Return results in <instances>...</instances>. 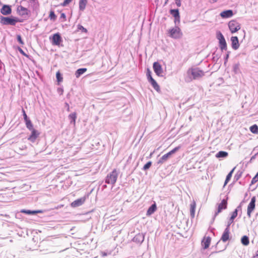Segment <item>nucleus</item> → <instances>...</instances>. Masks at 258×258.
Returning <instances> with one entry per match:
<instances>
[{"mask_svg": "<svg viewBox=\"0 0 258 258\" xmlns=\"http://www.w3.org/2000/svg\"><path fill=\"white\" fill-rule=\"evenodd\" d=\"M204 75L205 72L198 68L189 69L187 71L186 81L189 82L192 80L199 79Z\"/></svg>", "mask_w": 258, "mask_h": 258, "instance_id": "1", "label": "nucleus"}, {"mask_svg": "<svg viewBox=\"0 0 258 258\" xmlns=\"http://www.w3.org/2000/svg\"><path fill=\"white\" fill-rule=\"evenodd\" d=\"M22 21L19 20L16 18L5 17L2 16H0V23L4 25L15 26L17 22H22Z\"/></svg>", "mask_w": 258, "mask_h": 258, "instance_id": "2", "label": "nucleus"}, {"mask_svg": "<svg viewBox=\"0 0 258 258\" xmlns=\"http://www.w3.org/2000/svg\"><path fill=\"white\" fill-rule=\"evenodd\" d=\"M118 173L117 170L114 169L112 172L108 174L105 178V183L110 184L113 185L117 180Z\"/></svg>", "mask_w": 258, "mask_h": 258, "instance_id": "3", "label": "nucleus"}, {"mask_svg": "<svg viewBox=\"0 0 258 258\" xmlns=\"http://www.w3.org/2000/svg\"><path fill=\"white\" fill-rule=\"evenodd\" d=\"M169 36L174 39H179L182 36V33L178 26H175L168 31Z\"/></svg>", "mask_w": 258, "mask_h": 258, "instance_id": "4", "label": "nucleus"}, {"mask_svg": "<svg viewBox=\"0 0 258 258\" xmlns=\"http://www.w3.org/2000/svg\"><path fill=\"white\" fill-rule=\"evenodd\" d=\"M217 38L219 40V47L221 50L222 51L223 50H226L227 49V43L224 36L221 32L219 31L217 33Z\"/></svg>", "mask_w": 258, "mask_h": 258, "instance_id": "5", "label": "nucleus"}, {"mask_svg": "<svg viewBox=\"0 0 258 258\" xmlns=\"http://www.w3.org/2000/svg\"><path fill=\"white\" fill-rule=\"evenodd\" d=\"M180 149V147L178 146L175 148H174L173 149H172L171 151L169 152L168 153L165 154L163 156H162V157L160 159V160L158 161V163H163L165 161H166L172 154H174L175 152H176L179 149Z\"/></svg>", "mask_w": 258, "mask_h": 258, "instance_id": "6", "label": "nucleus"}, {"mask_svg": "<svg viewBox=\"0 0 258 258\" xmlns=\"http://www.w3.org/2000/svg\"><path fill=\"white\" fill-rule=\"evenodd\" d=\"M229 28L232 33H235L240 29L239 24L235 20H231L228 23Z\"/></svg>", "mask_w": 258, "mask_h": 258, "instance_id": "7", "label": "nucleus"}, {"mask_svg": "<svg viewBox=\"0 0 258 258\" xmlns=\"http://www.w3.org/2000/svg\"><path fill=\"white\" fill-rule=\"evenodd\" d=\"M153 68L156 74L159 77H163V71L161 65L158 62H154Z\"/></svg>", "mask_w": 258, "mask_h": 258, "instance_id": "8", "label": "nucleus"}, {"mask_svg": "<svg viewBox=\"0 0 258 258\" xmlns=\"http://www.w3.org/2000/svg\"><path fill=\"white\" fill-rule=\"evenodd\" d=\"M255 197H253L247 207V214L249 218L251 217V213L254 210L255 207Z\"/></svg>", "mask_w": 258, "mask_h": 258, "instance_id": "9", "label": "nucleus"}, {"mask_svg": "<svg viewBox=\"0 0 258 258\" xmlns=\"http://www.w3.org/2000/svg\"><path fill=\"white\" fill-rule=\"evenodd\" d=\"M227 200L223 199L221 203L218 205L217 210L215 212L214 217H213L214 219L215 218V217L218 215V214L219 213L221 212L222 210H225L227 208Z\"/></svg>", "mask_w": 258, "mask_h": 258, "instance_id": "10", "label": "nucleus"}, {"mask_svg": "<svg viewBox=\"0 0 258 258\" xmlns=\"http://www.w3.org/2000/svg\"><path fill=\"white\" fill-rule=\"evenodd\" d=\"M62 41V38L59 33L54 34L52 38V43L54 45H59Z\"/></svg>", "mask_w": 258, "mask_h": 258, "instance_id": "11", "label": "nucleus"}, {"mask_svg": "<svg viewBox=\"0 0 258 258\" xmlns=\"http://www.w3.org/2000/svg\"><path fill=\"white\" fill-rule=\"evenodd\" d=\"M18 11L19 15L25 18H27L30 13V11L27 8L21 6L18 8Z\"/></svg>", "mask_w": 258, "mask_h": 258, "instance_id": "12", "label": "nucleus"}, {"mask_svg": "<svg viewBox=\"0 0 258 258\" xmlns=\"http://www.w3.org/2000/svg\"><path fill=\"white\" fill-rule=\"evenodd\" d=\"M30 131H31V134L28 139L31 142L34 143L39 136L40 133L35 129H33Z\"/></svg>", "mask_w": 258, "mask_h": 258, "instance_id": "13", "label": "nucleus"}, {"mask_svg": "<svg viewBox=\"0 0 258 258\" xmlns=\"http://www.w3.org/2000/svg\"><path fill=\"white\" fill-rule=\"evenodd\" d=\"M231 46L234 50H237L239 47L238 38L237 36H232L231 37Z\"/></svg>", "mask_w": 258, "mask_h": 258, "instance_id": "14", "label": "nucleus"}, {"mask_svg": "<svg viewBox=\"0 0 258 258\" xmlns=\"http://www.w3.org/2000/svg\"><path fill=\"white\" fill-rule=\"evenodd\" d=\"M1 13L4 15H8L11 14L12 9L9 5H4L1 10Z\"/></svg>", "mask_w": 258, "mask_h": 258, "instance_id": "15", "label": "nucleus"}, {"mask_svg": "<svg viewBox=\"0 0 258 258\" xmlns=\"http://www.w3.org/2000/svg\"><path fill=\"white\" fill-rule=\"evenodd\" d=\"M144 240V235L143 233L137 234L133 239V241L137 243L141 244Z\"/></svg>", "mask_w": 258, "mask_h": 258, "instance_id": "16", "label": "nucleus"}, {"mask_svg": "<svg viewBox=\"0 0 258 258\" xmlns=\"http://www.w3.org/2000/svg\"><path fill=\"white\" fill-rule=\"evenodd\" d=\"M85 200L86 199L84 197L78 199L71 203V206L72 207H77L80 206L84 204Z\"/></svg>", "mask_w": 258, "mask_h": 258, "instance_id": "17", "label": "nucleus"}, {"mask_svg": "<svg viewBox=\"0 0 258 258\" xmlns=\"http://www.w3.org/2000/svg\"><path fill=\"white\" fill-rule=\"evenodd\" d=\"M220 15L223 18H228L231 17L233 15V13L232 10H228L222 12Z\"/></svg>", "mask_w": 258, "mask_h": 258, "instance_id": "18", "label": "nucleus"}, {"mask_svg": "<svg viewBox=\"0 0 258 258\" xmlns=\"http://www.w3.org/2000/svg\"><path fill=\"white\" fill-rule=\"evenodd\" d=\"M230 229L225 228L221 236V240L223 242L227 241L229 238Z\"/></svg>", "mask_w": 258, "mask_h": 258, "instance_id": "19", "label": "nucleus"}, {"mask_svg": "<svg viewBox=\"0 0 258 258\" xmlns=\"http://www.w3.org/2000/svg\"><path fill=\"white\" fill-rule=\"evenodd\" d=\"M211 238L210 237L208 236L207 237H205L202 241V244L204 249H207L209 247L210 242H211Z\"/></svg>", "mask_w": 258, "mask_h": 258, "instance_id": "20", "label": "nucleus"}, {"mask_svg": "<svg viewBox=\"0 0 258 258\" xmlns=\"http://www.w3.org/2000/svg\"><path fill=\"white\" fill-rule=\"evenodd\" d=\"M157 206L155 203L152 204L148 209L146 215L147 216H150L153 214L156 210Z\"/></svg>", "mask_w": 258, "mask_h": 258, "instance_id": "21", "label": "nucleus"}, {"mask_svg": "<svg viewBox=\"0 0 258 258\" xmlns=\"http://www.w3.org/2000/svg\"><path fill=\"white\" fill-rule=\"evenodd\" d=\"M149 82L152 85L154 89L157 92H159L160 88L156 81L154 79H151V80L149 81Z\"/></svg>", "mask_w": 258, "mask_h": 258, "instance_id": "22", "label": "nucleus"}, {"mask_svg": "<svg viewBox=\"0 0 258 258\" xmlns=\"http://www.w3.org/2000/svg\"><path fill=\"white\" fill-rule=\"evenodd\" d=\"M20 212L22 213H25V214H26L28 215H35L36 214L41 213V211H39V210L31 211V210H29L23 209V210H21Z\"/></svg>", "mask_w": 258, "mask_h": 258, "instance_id": "23", "label": "nucleus"}, {"mask_svg": "<svg viewBox=\"0 0 258 258\" xmlns=\"http://www.w3.org/2000/svg\"><path fill=\"white\" fill-rule=\"evenodd\" d=\"M87 71L86 68H81L78 69L75 72V76L76 78H79L81 75L85 73Z\"/></svg>", "mask_w": 258, "mask_h": 258, "instance_id": "24", "label": "nucleus"}, {"mask_svg": "<svg viewBox=\"0 0 258 258\" xmlns=\"http://www.w3.org/2000/svg\"><path fill=\"white\" fill-rule=\"evenodd\" d=\"M87 3V0H79V10L83 11L86 8Z\"/></svg>", "mask_w": 258, "mask_h": 258, "instance_id": "25", "label": "nucleus"}, {"mask_svg": "<svg viewBox=\"0 0 258 258\" xmlns=\"http://www.w3.org/2000/svg\"><path fill=\"white\" fill-rule=\"evenodd\" d=\"M69 118L70 119V123L71 124H73L74 125L76 123V119L77 118V114L76 112H73L72 113H71L69 115Z\"/></svg>", "mask_w": 258, "mask_h": 258, "instance_id": "26", "label": "nucleus"}, {"mask_svg": "<svg viewBox=\"0 0 258 258\" xmlns=\"http://www.w3.org/2000/svg\"><path fill=\"white\" fill-rule=\"evenodd\" d=\"M228 154L227 152L221 151L218 152L216 154V157L217 158H226L228 156Z\"/></svg>", "mask_w": 258, "mask_h": 258, "instance_id": "27", "label": "nucleus"}, {"mask_svg": "<svg viewBox=\"0 0 258 258\" xmlns=\"http://www.w3.org/2000/svg\"><path fill=\"white\" fill-rule=\"evenodd\" d=\"M241 242L242 244L246 246V245H248V244L249 243L248 237L246 235L242 236L241 239Z\"/></svg>", "mask_w": 258, "mask_h": 258, "instance_id": "28", "label": "nucleus"}, {"mask_svg": "<svg viewBox=\"0 0 258 258\" xmlns=\"http://www.w3.org/2000/svg\"><path fill=\"white\" fill-rule=\"evenodd\" d=\"M235 169V167L233 168L232 170L228 174V175L226 176V179L225 180L224 182V185H226L227 183L229 182V181L230 180L232 175L233 174V172Z\"/></svg>", "mask_w": 258, "mask_h": 258, "instance_id": "29", "label": "nucleus"}, {"mask_svg": "<svg viewBox=\"0 0 258 258\" xmlns=\"http://www.w3.org/2000/svg\"><path fill=\"white\" fill-rule=\"evenodd\" d=\"M26 127L29 130H31L33 129H34L33 128V125L32 123L31 122V121L30 120V119L26 120L25 121Z\"/></svg>", "mask_w": 258, "mask_h": 258, "instance_id": "30", "label": "nucleus"}, {"mask_svg": "<svg viewBox=\"0 0 258 258\" xmlns=\"http://www.w3.org/2000/svg\"><path fill=\"white\" fill-rule=\"evenodd\" d=\"M170 13L174 17H177L179 16V12L178 9H171L170 10Z\"/></svg>", "mask_w": 258, "mask_h": 258, "instance_id": "31", "label": "nucleus"}, {"mask_svg": "<svg viewBox=\"0 0 258 258\" xmlns=\"http://www.w3.org/2000/svg\"><path fill=\"white\" fill-rule=\"evenodd\" d=\"M238 209H241L240 206L237 207V208L236 209H235V210L232 212L231 216L230 217V218H232V219L234 220L235 218L237 216Z\"/></svg>", "mask_w": 258, "mask_h": 258, "instance_id": "32", "label": "nucleus"}, {"mask_svg": "<svg viewBox=\"0 0 258 258\" xmlns=\"http://www.w3.org/2000/svg\"><path fill=\"white\" fill-rule=\"evenodd\" d=\"M250 131L253 134H258V126L256 124L252 125L250 127Z\"/></svg>", "mask_w": 258, "mask_h": 258, "instance_id": "33", "label": "nucleus"}, {"mask_svg": "<svg viewBox=\"0 0 258 258\" xmlns=\"http://www.w3.org/2000/svg\"><path fill=\"white\" fill-rule=\"evenodd\" d=\"M195 208H196V203L194 202V203H192L190 205V214L192 216H195Z\"/></svg>", "mask_w": 258, "mask_h": 258, "instance_id": "34", "label": "nucleus"}, {"mask_svg": "<svg viewBox=\"0 0 258 258\" xmlns=\"http://www.w3.org/2000/svg\"><path fill=\"white\" fill-rule=\"evenodd\" d=\"M239 71V64L238 63L234 64L233 66V71L235 74L238 73Z\"/></svg>", "mask_w": 258, "mask_h": 258, "instance_id": "35", "label": "nucleus"}, {"mask_svg": "<svg viewBox=\"0 0 258 258\" xmlns=\"http://www.w3.org/2000/svg\"><path fill=\"white\" fill-rule=\"evenodd\" d=\"M56 77L57 79V81L58 83L62 81V77L61 74L59 72H57L56 73Z\"/></svg>", "mask_w": 258, "mask_h": 258, "instance_id": "36", "label": "nucleus"}, {"mask_svg": "<svg viewBox=\"0 0 258 258\" xmlns=\"http://www.w3.org/2000/svg\"><path fill=\"white\" fill-rule=\"evenodd\" d=\"M152 165V162L149 161L143 167V169L144 170H147L149 169Z\"/></svg>", "mask_w": 258, "mask_h": 258, "instance_id": "37", "label": "nucleus"}, {"mask_svg": "<svg viewBox=\"0 0 258 258\" xmlns=\"http://www.w3.org/2000/svg\"><path fill=\"white\" fill-rule=\"evenodd\" d=\"M49 17L51 20H52L53 21H54L56 18V16L54 12L52 11H50V12Z\"/></svg>", "mask_w": 258, "mask_h": 258, "instance_id": "38", "label": "nucleus"}, {"mask_svg": "<svg viewBox=\"0 0 258 258\" xmlns=\"http://www.w3.org/2000/svg\"><path fill=\"white\" fill-rule=\"evenodd\" d=\"M242 174V171H238L236 173V174L235 175V176H234V179H235L236 180H238L240 178V177L241 176Z\"/></svg>", "mask_w": 258, "mask_h": 258, "instance_id": "39", "label": "nucleus"}, {"mask_svg": "<svg viewBox=\"0 0 258 258\" xmlns=\"http://www.w3.org/2000/svg\"><path fill=\"white\" fill-rule=\"evenodd\" d=\"M151 71L149 70V69H147V79H148V81L151 80V79H153L151 76Z\"/></svg>", "mask_w": 258, "mask_h": 258, "instance_id": "40", "label": "nucleus"}, {"mask_svg": "<svg viewBox=\"0 0 258 258\" xmlns=\"http://www.w3.org/2000/svg\"><path fill=\"white\" fill-rule=\"evenodd\" d=\"M174 23L175 26H178L177 25L180 23V15L177 16V17H174Z\"/></svg>", "mask_w": 258, "mask_h": 258, "instance_id": "41", "label": "nucleus"}, {"mask_svg": "<svg viewBox=\"0 0 258 258\" xmlns=\"http://www.w3.org/2000/svg\"><path fill=\"white\" fill-rule=\"evenodd\" d=\"M73 0H64V2L61 4L62 7L68 6Z\"/></svg>", "mask_w": 258, "mask_h": 258, "instance_id": "42", "label": "nucleus"}, {"mask_svg": "<svg viewBox=\"0 0 258 258\" xmlns=\"http://www.w3.org/2000/svg\"><path fill=\"white\" fill-rule=\"evenodd\" d=\"M17 41L21 44V45H23L24 44V42L22 40V37L21 36V35H18L17 36Z\"/></svg>", "mask_w": 258, "mask_h": 258, "instance_id": "43", "label": "nucleus"}, {"mask_svg": "<svg viewBox=\"0 0 258 258\" xmlns=\"http://www.w3.org/2000/svg\"><path fill=\"white\" fill-rule=\"evenodd\" d=\"M233 221H234V220L232 219V218H230L229 220L227 222V224L226 228L230 229V226L233 222Z\"/></svg>", "mask_w": 258, "mask_h": 258, "instance_id": "44", "label": "nucleus"}, {"mask_svg": "<svg viewBox=\"0 0 258 258\" xmlns=\"http://www.w3.org/2000/svg\"><path fill=\"white\" fill-rule=\"evenodd\" d=\"M78 29L79 30H81L82 32H87V29L86 28H85L83 26H82L81 25H78Z\"/></svg>", "mask_w": 258, "mask_h": 258, "instance_id": "45", "label": "nucleus"}, {"mask_svg": "<svg viewBox=\"0 0 258 258\" xmlns=\"http://www.w3.org/2000/svg\"><path fill=\"white\" fill-rule=\"evenodd\" d=\"M230 54V51H227V53L226 54V56H225V58H224V59H225V61H224V64L225 65L226 62H227L228 61V58L229 57V55Z\"/></svg>", "mask_w": 258, "mask_h": 258, "instance_id": "46", "label": "nucleus"}, {"mask_svg": "<svg viewBox=\"0 0 258 258\" xmlns=\"http://www.w3.org/2000/svg\"><path fill=\"white\" fill-rule=\"evenodd\" d=\"M258 181V177L255 175V176L252 179L251 181V184L255 183Z\"/></svg>", "mask_w": 258, "mask_h": 258, "instance_id": "47", "label": "nucleus"}, {"mask_svg": "<svg viewBox=\"0 0 258 258\" xmlns=\"http://www.w3.org/2000/svg\"><path fill=\"white\" fill-rule=\"evenodd\" d=\"M22 112H23V116H24V120H28L29 119V118L28 117L25 110L23 109H22Z\"/></svg>", "mask_w": 258, "mask_h": 258, "instance_id": "48", "label": "nucleus"}, {"mask_svg": "<svg viewBox=\"0 0 258 258\" xmlns=\"http://www.w3.org/2000/svg\"><path fill=\"white\" fill-rule=\"evenodd\" d=\"M19 51L23 55L26 56H28V55L23 51V50L21 48H19Z\"/></svg>", "mask_w": 258, "mask_h": 258, "instance_id": "49", "label": "nucleus"}, {"mask_svg": "<svg viewBox=\"0 0 258 258\" xmlns=\"http://www.w3.org/2000/svg\"><path fill=\"white\" fill-rule=\"evenodd\" d=\"M176 1V4L178 7H180L181 6V3L180 0H175Z\"/></svg>", "mask_w": 258, "mask_h": 258, "instance_id": "50", "label": "nucleus"}, {"mask_svg": "<svg viewBox=\"0 0 258 258\" xmlns=\"http://www.w3.org/2000/svg\"><path fill=\"white\" fill-rule=\"evenodd\" d=\"M60 18L65 19L66 18V15H65V14L61 13V16H60Z\"/></svg>", "mask_w": 258, "mask_h": 258, "instance_id": "51", "label": "nucleus"}, {"mask_svg": "<svg viewBox=\"0 0 258 258\" xmlns=\"http://www.w3.org/2000/svg\"><path fill=\"white\" fill-rule=\"evenodd\" d=\"M258 256V250L256 251L255 255L253 256V257Z\"/></svg>", "mask_w": 258, "mask_h": 258, "instance_id": "52", "label": "nucleus"}, {"mask_svg": "<svg viewBox=\"0 0 258 258\" xmlns=\"http://www.w3.org/2000/svg\"><path fill=\"white\" fill-rule=\"evenodd\" d=\"M213 3H215L218 1V0H212Z\"/></svg>", "mask_w": 258, "mask_h": 258, "instance_id": "53", "label": "nucleus"}, {"mask_svg": "<svg viewBox=\"0 0 258 258\" xmlns=\"http://www.w3.org/2000/svg\"><path fill=\"white\" fill-rule=\"evenodd\" d=\"M168 0H166L165 4H166L168 2Z\"/></svg>", "mask_w": 258, "mask_h": 258, "instance_id": "54", "label": "nucleus"}, {"mask_svg": "<svg viewBox=\"0 0 258 258\" xmlns=\"http://www.w3.org/2000/svg\"><path fill=\"white\" fill-rule=\"evenodd\" d=\"M214 253H217V252H212V254Z\"/></svg>", "mask_w": 258, "mask_h": 258, "instance_id": "55", "label": "nucleus"}, {"mask_svg": "<svg viewBox=\"0 0 258 258\" xmlns=\"http://www.w3.org/2000/svg\"><path fill=\"white\" fill-rule=\"evenodd\" d=\"M256 175L258 177V172L256 173Z\"/></svg>", "mask_w": 258, "mask_h": 258, "instance_id": "56", "label": "nucleus"}, {"mask_svg": "<svg viewBox=\"0 0 258 258\" xmlns=\"http://www.w3.org/2000/svg\"><path fill=\"white\" fill-rule=\"evenodd\" d=\"M103 186H104V187H106V185H104Z\"/></svg>", "mask_w": 258, "mask_h": 258, "instance_id": "57", "label": "nucleus"}, {"mask_svg": "<svg viewBox=\"0 0 258 258\" xmlns=\"http://www.w3.org/2000/svg\"><path fill=\"white\" fill-rule=\"evenodd\" d=\"M1 4H2V3H1V2H0V5H1Z\"/></svg>", "mask_w": 258, "mask_h": 258, "instance_id": "58", "label": "nucleus"}]
</instances>
